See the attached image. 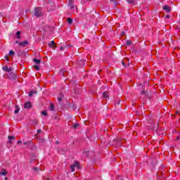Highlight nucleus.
<instances>
[{
  "instance_id": "obj_2",
  "label": "nucleus",
  "mask_w": 180,
  "mask_h": 180,
  "mask_svg": "<svg viewBox=\"0 0 180 180\" xmlns=\"http://www.w3.org/2000/svg\"><path fill=\"white\" fill-rule=\"evenodd\" d=\"M163 11H165V12H171V11H172V9L171 8L170 6H169L168 5H165L162 7Z\"/></svg>"
},
{
  "instance_id": "obj_8",
  "label": "nucleus",
  "mask_w": 180,
  "mask_h": 180,
  "mask_svg": "<svg viewBox=\"0 0 180 180\" xmlns=\"http://www.w3.org/2000/svg\"><path fill=\"white\" fill-rule=\"evenodd\" d=\"M103 98H105V99H108V98H109V94H108V91H104L103 93Z\"/></svg>"
},
{
  "instance_id": "obj_36",
  "label": "nucleus",
  "mask_w": 180,
  "mask_h": 180,
  "mask_svg": "<svg viewBox=\"0 0 180 180\" xmlns=\"http://www.w3.org/2000/svg\"><path fill=\"white\" fill-rule=\"evenodd\" d=\"M5 58L7 61H9V59H8V56H6Z\"/></svg>"
},
{
  "instance_id": "obj_19",
  "label": "nucleus",
  "mask_w": 180,
  "mask_h": 180,
  "mask_svg": "<svg viewBox=\"0 0 180 180\" xmlns=\"http://www.w3.org/2000/svg\"><path fill=\"white\" fill-rule=\"evenodd\" d=\"M141 95H144L145 96H147L148 95V92L146 91H141Z\"/></svg>"
},
{
  "instance_id": "obj_20",
  "label": "nucleus",
  "mask_w": 180,
  "mask_h": 180,
  "mask_svg": "<svg viewBox=\"0 0 180 180\" xmlns=\"http://www.w3.org/2000/svg\"><path fill=\"white\" fill-rule=\"evenodd\" d=\"M89 153H91L89 150L84 151L83 154L86 156L88 157L89 155Z\"/></svg>"
},
{
  "instance_id": "obj_37",
  "label": "nucleus",
  "mask_w": 180,
  "mask_h": 180,
  "mask_svg": "<svg viewBox=\"0 0 180 180\" xmlns=\"http://www.w3.org/2000/svg\"><path fill=\"white\" fill-rule=\"evenodd\" d=\"M24 144H25V145H26V144H29V141L24 142Z\"/></svg>"
},
{
  "instance_id": "obj_11",
  "label": "nucleus",
  "mask_w": 180,
  "mask_h": 180,
  "mask_svg": "<svg viewBox=\"0 0 180 180\" xmlns=\"http://www.w3.org/2000/svg\"><path fill=\"white\" fill-rule=\"evenodd\" d=\"M20 34H22V32H20V31H18L15 33V35L17 36V39H22V36Z\"/></svg>"
},
{
  "instance_id": "obj_41",
  "label": "nucleus",
  "mask_w": 180,
  "mask_h": 180,
  "mask_svg": "<svg viewBox=\"0 0 180 180\" xmlns=\"http://www.w3.org/2000/svg\"><path fill=\"white\" fill-rule=\"evenodd\" d=\"M15 43H16L17 44H19V43H20V42H19V41H15Z\"/></svg>"
},
{
  "instance_id": "obj_9",
  "label": "nucleus",
  "mask_w": 180,
  "mask_h": 180,
  "mask_svg": "<svg viewBox=\"0 0 180 180\" xmlns=\"http://www.w3.org/2000/svg\"><path fill=\"white\" fill-rule=\"evenodd\" d=\"M73 165L75 167H77V169H81V166H79V162L76 161L74 162Z\"/></svg>"
},
{
  "instance_id": "obj_14",
  "label": "nucleus",
  "mask_w": 180,
  "mask_h": 180,
  "mask_svg": "<svg viewBox=\"0 0 180 180\" xmlns=\"http://www.w3.org/2000/svg\"><path fill=\"white\" fill-rule=\"evenodd\" d=\"M68 6L70 8V9H74V6L72 5V1L70 0L69 4H68Z\"/></svg>"
},
{
  "instance_id": "obj_32",
  "label": "nucleus",
  "mask_w": 180,
  "mask_h": 180,
  "mask_svg": "<svg viewBox=\"0 0 180 180\" xmlns=\"http://www.w3.org/2000/svg\"><path fill=\"white\" fill-rule=\"evenodd\" d=\"M60 75H63V77H65L64 76V72L63 70L60 71Z\"/></svg>"
},
{
  "instance_id": "obj_5",
  "label": "nucleus",
  "mask_w": 180,
  "mask_h": 180,
  "mask_svg": "<svg viewBox=\"0 0 180 180\" xmlns=\"http://www.w3.org/2000/svg\"><path fill=\"white\" fill-rule=\"evenodd\" d=\"M24 108L25 109H30V108H32V103L30 102L25 103V104L24 105Z\"/></svg>"
},
{
  "instance_id": "obj_17",
  "label": "nucleus",
  "mask_w": 180,
  "mask_h": 180,
  "mask_svg": "<svg viewBox=\"0 0 180 180\" xmlns=\"http://www.w3.org/2000/svg\"><path fill=\"white\" fill-rule=\"evenodd\" d=\"M67 21H68V23L69 25H72V18H67Z\"/></svg>"
},
{
  "instance_id": "obj_4",
  "label": "nucleus",
  "mask_w": 180,
  "mask_h": 180,
  "mask_svg": "<svg viewBox=\"0 0 180 180\" xmlns=\"http://www.w3.org/2000/svg\"><path fill=\"white\" fill-rule=\"evenodd\" d=\"M3 71H5L6 72H11L12 71V68H8V66H4L2 68Z\"/></svg>"
},
{
  "instance_id": "obj_30",
  "label": "nucleus",
  "mask_w": 180,
  "mask_h": 180,
  "mask_svg": "<svg viewBox=\"0 0 180 180\" xmlns=\"http://www.w3.org/2000/svg\"><path fill=\"white\" fill-rule=\"evenodd\" d=\"M13 79H15V78H16V75L15 73H12L11 74Z\"/></svg>"
},
{
  "instance_id": "obj_28",
  "label": "nucleus",
  "mask_w": 180,
  "mask_h": 180,
  "mask_svg": "<svg viewBox=\"0 0 180 180\" xmlns=\"http://www.w3.org/2000/svg\"><path fill=\"white\" fill-rule=\"evenodd\" d=\"M41 115H43L44 116H47V112H46V111H42V112H41Z\"/></svg>"
},
{
  "instance_id": "obj_29",
  "label": "nucleus",
  "mask_w": 180,
  "mask_h": 180,
  "mask_svg": "<svg viewBox=\"0 0 180 180\" xmlns=\"http://www.w3.org/2000/svg\"><path fill=\"white\" fill-rule=\"evenodd\" d=\"M40 169H39L38 167H34L33 168V171H34L35 172H37V171H39Z\"/></svg>"
},
{
  "instance_id": "obj_40",
  "label": "nucleus",
  "mask_w": 180,
  "mask_h": 180,
  "mask_svg": "<svg viewBox=\"0 0 180 180\" xmlns=\"http://www.w3.org/2000/svg\"><path fill=\"white\" fill-rule=\"evenodd\" d=\"M34 94L36 95V94H37V91H34Z\"/></svg>"
},
{
  "instance_id": "obj_21",
  "label": "nucleus",
  "mask_w": 180,
  "mask_h": 180,
  "mask_svg": "<svg viewBox=\"0 0 180 180\" xmlns=\"http://www.w3.org/2000/svg\"><path fill=\"white\" fill-rule=\"evenodd\" d=\"M65 50H67L66 46H60V51H65Z\"/></svg>"
},
{
  "instance_id": "obj_43",
  "label": "nucleus",
  "mask_w": 180,
  "mask_h": 180,
  "mask_svg": "<svg viewBox=\"0 0 180 180\" xmlns=\"http://www.w3.org/2000/svg\"><path fill=\"white\" fill-rule=\"evenodd\" d=\"M46 180H50V179H47Z\"/></svg>"
},
{
  "instance_id": "obj_34",
  "label": "nucleus",
  "mask_w": 180,
  "mask_h": 180,
  "mask_svg": "<svg viewBox=\"0 0 180 180\" xmlns=\"http://www.w3.org/2000/svg\"><path fill=\"white\" fill-rule=\"evenodd\" d=\"M39 133H41V129H38L37 130V134H39Z\"/></svg>"
},
{
  "instance_id": "obj_10",
  "label": "nucleus",
  "mask_w": 180,
  "mask_h": 180,
  "mask_svg": "<svg viewBox=\"0 0 180 180\" xmlns=\"http://www.w3.org/2000/svg\"><path fill=\"white\" fill-rule=\"evenodd\" d=\"M19 110H20L19 105H15V110H14L15 115H18V113H19Z\"/></svg>"
},
{
  "instance_id": "obj_22",
  "label": "nucleus",
  "mask_w": 180,
  "mask_h": 180,
  "mask_svg": "<svg viewBox=\"0 0 180 180\" xmlns=\"http://www.w3.org/2000/svg\"><path fill=\"white\" fill-rule=\"evenodd\" d=\"M0 175H3V176L6 175V171L5 169H2L1 172L0 173Z\"/></svg>"
},
{
  "instance_id": "obj_38",
  "label": "nucleus",
  "mask_w": 180,
  "mask_h": 180,
  "mask_svg": "<svg viewBox=\"0 0 180 180\" xmlns=\"http://www.w3.org/2000/svg\"><path fill=\"white\" fill-rule=\"evenodd\" d=\"M180 139V137L179 136H177L176 138V140H179Z\"/></svg>"
},
{
  "instance_id": "obj_15",
  "label": "nucleus",
  "mask_w": 180,
  "mask_h": 180,
  "mask_svg": "<svg viewBox=\"0 0 180 180\" xmlns=\"http://www.w3.org/2000/svg\"><path fill=\"white\" fill-rule=\"evenodd\" d=\"M20 56H21V57H26V56H27V53L25 51H22Z\"/></svg>"
},
{
  "instance_id": "obj_23",
  "label": "nucleus",
  "mask_w": 180,
  "mask_h": 180,
  "mask_svg": "<svg viewBox=\"0 0 180 180\" xmlns=\"http://www.w3.org/2000/svg\"><path fill=\"white\" fill-rule=\"evenodd\" d=\"M49 110H51L52 112L53 110H54V104L51 103L50 107H49Z\"/></svg>"
},
{
  "instance_id": "obj_24",
  "label": "nucleus",
  "mask_w": 180,
  "mask_h": 180,
  "mask_svg": "<svg viewBox=\"0 0 180 180\" xmlns=\"http://www.w3.org/2000/svg\"><path fill=\"white\" fill-rule=\"evenodd\" d=\"M33 95H34V91H30L28 94V96H33Z\"/></svg>"
},
{
  "instance_id": "obj_7",
  "label": "nucleus",
  "mask_w": 180,
  "mask_h": 180,
  "mask_svg": "<svg viewBox=\"0 0 180 180\" xmlns=\"http://www.w3.org/2000/svg\"><path fill=\"white\" fill-rule=\"evenodd\" d=\"M49 47H52V49H54V47H56V42H54V41H51L49 44Z\"/></svg>"
},
{
  "instance_id": "obj_31",
  "label": "nucleus",
  "mask_w": 180,
  "mask_h": 180,
  "mask_svg": "<svg viewBox=\"0 0 180 180\" xmlns=\"http://www.w3.org/2000/svg\"><path fill=\"white\" fill-rule=\"evenodd\" d=\"M78 127V124H74L73 129H77Z\"/></svg>"
},
{
  "instance_id": "obj_13",
  "label": "nucleus",
  "mask_w": 180,
  "mask_h": 180,
  "mask_svg": "<svg viewBox=\"0 0 180 180\" xmlns=\"http://www.w3.org/2000/svg\"><path fill=\"white\" fill-rule=\"evenodd\" d=\"M63 98H64V94H60V96L58 97V102H61V101H63Z\"/></svg>"
},
{
  "instance_id": "obj_33",
  "label": "nucleus",
  "mask_w": 180,
  "mask_h": 180,
  "mask_svg": "<svg viewBox=\"0 0 180 180\" xmlns=\"http://www.w3.org/2000/svg\"><path fill=\"white\" fill-rule=\"evenodd\" d=\"M122 64L124 67H126V63H124V60H122Z\"/></svg>"
},
{
  "instance_id": "obj_25",
  "label": "nucleus",
  "mask_w": 180,
  "mask_h": 180,
  "mask_svg": "<svg viewBox=\"0 0 180 180\" xmlns=\"http://www.w3.org/2000/svg\"><path fill=\"white\" fill-rule=\"evenodd\" d=\"M70 169H71L72 172H75V167H74L73 165H70Z\"/></svg>"
},
{
  "instance_id": "obj_1",
  "label": "nucleus",
  "mask_w": 180,
  "mask_h": 180,
  "mask_svg": "<svg viewBox=\"0 0 180 180\" xmlns=\"http://www.w3.org/2000/svg\"><path fill=\"white\" fill-rule=\"evenodd\" d=\"M34 15L37 18H40V16H43V13H41V8L35 7L34 8Z\"/></svg>"
},
{
  "instance_id": "obj_27",
  "label": "nucleus",
  "mask_w": 180,
  "mask_h": 180,
  "mask_svg": "<svg viewBox=\"0 0 180 180\" xmlns=\"http://www.w3.org/2000/svg\"><path fill=\"white\" fill-rule=\"evenodd\" d=\"M34 68H35V70H37V71H39V70H40V67H39V65L34 66Z\"/></svg>"
},
{
  "instance_id": "obj_35",
  "label": "nucleus",
  "mask_w": 180,
  "mask_h": 180,
  "mask_svg": "<svg viewBox=\"0 0 180 180\" xmlns=\"http://www.w3.org/2000/svg\"><path fill=\"white\" fill-rule=\"evenodd\" d=\"M169 18H170L169 15H166V19H169Z\"/></svg>"
},
{
  "instance_id": "obj_39",
  "label": "nucleus",
  "mask_w": 180,
  "mask_h": 180,
  "mask_svg": "<svg viewBox=\"0 0 180 180\" xmlns=\"http://www.w3.org/2000/svg\"><path fill=\"white\" fill-rule=\"evenodd\" d=\"M20 143H22V141H18V144H20Z\"/></svg>"
},
{
  "instance_id": "obj_42",
  "label": "nucleus",
  "mask_w": 180,
  "mask_h": 180,
  "mask_svg": "<svg viewBox=\"0 0 180 180\" xmlns=\"http://www.w3.org/2000/svg\"><path fill=\"white\" fill-rule=\"evenodd\" d=\"M56 144H58V141H56Z\"/></svg>"
},
{
  "instance_id": "obj_3",
  "label": "nucleus",
  "mask_w": 180,
  "mask_h": 180,
  "mask_svg": "<svg viewBox=\"0 0 180 180\" xmlns=\"http://www.w3.org/2000/svg\"><path fill=\"white\" fill-rule=\"evenodd\" d=\"M27 44H29L28 41H24L22 42L19 43V46H20L21 47H26V46H27Z\"/></svg>"
},
{
  "instance_id": "obj_12",
  "label": "nucleus",
  "mask_w": 180,
  "mask_h": 180,
  "mask_svg": "<svg viewBox=\"0 0 180 180\" xmlns=\"http://www.w3.org/2000/svg\"><path fill=\"white\" fill-rule=\"evenodd\" d=\"M32 61H34V63H36V64H40V63L41 62V60L37 59V58H34L32 60Z\"/></svg>"
},
{
  "instance_id": "obj_18",
  "label": "nucleus",
  "mask_w": 180,
  "mask_h": 180,
  "mask_svg": "<svg viewBox=\"0 0 180 180\" xmlns=\"http://www.w3.org/2000/svg\"><path fill=\"white\" fill-rule=\"evenodd\" d=\"M9 56H10L11 57H13V56H15V51H14L13 50H11V51H9Z\"/></svg>"
},
{
  "instance_id": "obj_6",
  "label": "nucleus",
  "mask_w": 180,
  "mask_h": 180,
  "mask_svg": "<svg viewBox=\"0 0 180 180\" xmlns=\"http://www.w3.org/2000/svg\"><path fill=\"white\" fill-rule=\"evenodd\" d=\"M8 143L12 144V140H15V139H16V138L13 136H8Z\"/></svg>"
},
{
  "instance_id": "obj_26",
  "label": "nucleus",
  "mask_w": 180,
  "mask_h": 180,
  "mask_svg": "<svg viewBox=\"0 0 180 180\" xmlns=\"http://www.w3.org/2000/svg\"><path fill=\"white\" fill-rule=\"evenodd\" d=\"M131 44V41L130 40H127V45L130 46Z\"/></svg>"
},
{
  "instance_id": "obj_16",
  "label": "nucleus",
  "mask_w": 180,
  "mask_h": 180,
  "mask_svg": "<svg viewBox=\"0 0 180 180\" xmlns=\"http://www.w3.org/2000/svg\"><path fill=\"white\" fill-rule=\"evenodd\" d=\"M128 4H136L137 0H126Z\"/></svg>"
}]
</instances>
